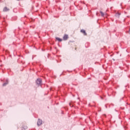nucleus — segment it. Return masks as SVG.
<instances>
[{
    "mask_svg": "<svg viewBox=\"0 0 130 130\" xmlns=\"http://www.w3.org/2000/svg\"><path fill=\"white\" fill-rule=\"evenodd\" d=\"M42 124V120L40 119H38V122H37V125L38 126H40Z\"/></svg>",
    "mask_w": 130,
    "mask_h": 130,
    "instance_id": "2",
    "label": "nucleus"
},
{
    "mask_svg": "<svg viewBox=\"0 0 130 130\" xmlns=\"http://www.w3.org/2000/svg\"><path fill=\"white\" fill-rule=\"evenodd\" d=\"M63 38L64 40H68L69 38V36L68 35H64Z\"/></svg>",
    "mask_w": 130,
    "mask_h": 130,
    "instance_id": "3",
    "label": "nucleus"
},
{
    "mask_svg": "<svg viewBox=\"0 0 130 130\" xmlns=\"http://www.w3.org/2000/svg\"><path fill=\"white\" fill-rule=\"evenodd\" d=\"M81 33H83L84 34V36L87 35V33L86 32V31L84 29H81Z\"/></svg>",
    "mask_w": 130,
    "mask_h": 130,
    "instance_id": "6",
    "label": "nucleus"
},
{
    "mask_svg": "<svg viewBox=\"0 0 130 130\" xmlns=\"http://www.w3.org/2000/svg\"><path fill=\"white\" fill-rule=\"evenodd\" d=\"M119 16H120V13L116 14V17H118V18H119Z\"/></svg>",
    "mask_w": 130,
    "mask_h": 130,
    "instance_id": "9",
    "label": "nucleus"
},
{
    "mask_svg": "<svg viewBox=\"0 0 130 130\" xmlns=\"http://www.w3.org/2000/svg\"><path fill=\"white\" fill-rule=\"evenodd\" d=\"M8 84H9V80L7 79L6 81V82L3 84V86H7V85H8Z\"/></svg>",
    "mask_w": 130,
    "mask_h": 130,
    "instance_id": "4",
    "label": "nucleus"
},
{
    "mask_svg": "<svg viewBox=\"0 0 130 130\" xmlns=\"http://www.w3.org/2000/svg\"><path fill=\"white\" fill-rule=\"evenodd\" d=\"M70 104V106H71V107H72V106H71V104Z\"/></svg>",
    "mask_w": 130,
    "mask_h": 130,
    "instance_id": "10",
    "label": "nucleus"
},
{
    "mask_svg": "<svg viewBox=\"0 0 130 130\" xmlns=\"http://www.w3.org/2000/svg\"><path fill=\"white\" fill-rule=\"evenodd\" d=\"M56 40L59 41V42H60L62 41V40H61V39H60L59 38H56Z\"/></svg>",
    "mask_w": 130,
    "mask_h": 130,
    "instance_id": "7",
    "label": "nucleus"
},
{
    "mask_svg": "<svg viewBox=\"0 0 130 130\" xmlns=\"http://www.w3.org/2000/svg\"><path fill=\"white\" fill-rule=\"evenodd\" d=\"M78 99H80V98H78Z\"/></svg>",
    "mask_w": 130,
    "mask_h": 130,
    "instance_id": "11",
    "label": "nucleus"
},
{
    "mask_svg": "<svg viewBox=\"0 0 130 130\" xmlns=\"http://www.w3.org/2000/svg\"><path fill=\"white\" fill-rule=\"evenodd\" d=\"M8 11H10V9L8 8L7 7H5L3 9L4 12H8Z\"/></svg>",
    "mask_w": 130,
    "mask_h": 130,
    "instance_id": "5",
    "label": "nucleus"
},
{
    "mask_svg": "<svg viewBox=\"0 0 130 130\" xmlns=\"http://www.w3.org/2000/svg\"><path fill=\"white\" fill-rule=\"evenodd\" d=\"M41 83H42V80H41V79H38L36 81L37 85H38V86H40L41 85Z\"/></svg>",
    "mask_w": 130,
    "mask_h": 130,
    "instance_id": "1",
    "label": "nucleus"
},
{
    "mask_svg": "<svg viewBox=\"0 0 130 130\" xmlns=\"http://www.w3.org/2000/svg\"><path fill=\"white\" fill-rule=\"evenodd\" d=\"M102 17H104V13L102 11L100 12Z\"/></svg>",
    "mask_w": 130,
    "mask_h": 130,
    "instance_id": "8",
    "label": "nucleus"
}]
</instances>
